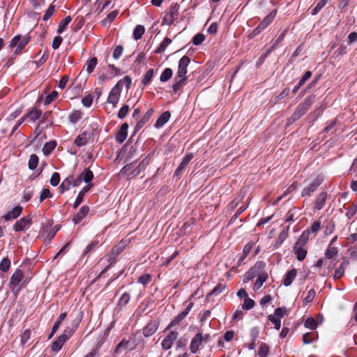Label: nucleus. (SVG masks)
<instances>
[{"mask_svg": "<svg viewBox=\"0 0 357 357\" xmlns=\"http://www.w3.org/2000/svg\"><path fill=\"white\" fill-rule=\"evenodd\" d=\"M99 242L97 239L94 240L91 244L88 245L84 251V255H87L89 254V252H91V251H93L98 246Z\"/></svg>", "mask_w": 357, "mask_h": 357, "instance_id": "59", "label": "nucleus"}, {"mask_svg": "<svg viewBox=\"0 0 357 357\" xmlns=\"http://www.w3.org/2000/svg\"><path fill=\"white\" fill-rule=\"evenodd\" d=\"M329 0H321L317 3L314 8L312 10V15H314L317 14L325 5L328 2Z\"/></svg>", "mask_w": 357, "mask_h": 357, "instance_id": "49", "label": "nucleus"}, {"mask_svg": "<svg viewBox=\"0 0 357 357\" xmlns=\"http://www.w3.org/2000/svg\"><path fill=\"white\" fill-rule=\"evenodd\" d=\"M225 288V286L224 284L219 283L211 292L208 294L207 296H210L211 295H218L223 291Z\"/></svg>", "mask_w": 357, "mask_h": 357, "instance_id": "51", "label": "nucleus"}, {"mask_svg": "<svg viewBox=\"0 0 357 357\" xmlns=\"http://www.w3.org/2000/svg\"><path fill=\"white\" fill-rule=\"evenodd\" d=\"M79 176L82 181L88 183L93 178V173L90 169H86L79 174Z\"/></svg>", "mask_w": 357, "mask_h": 357, "instance_id": "34", "label": "nucleus"}, {"mask_svg": "<svg viewBox=\"0 0 357 357\" xmlns=\"http://www.w3.org/2000/svg\"><path fill=\"white\" fill-rule=\"evenodd\" d=\"M309 237H310V231L305 230L303 231L299 239L298 240V241L296 243L305 246V245L306 244L307 241L309 239Z\"/></svg>", "mask_w": 357, "mask_h": 357, "instance_id": "43", "label": "nucleus"}, {"mask_svg": "<svg viewBox=\"0 0 357 357\" xmlns=\"http://www.w3.org/2000/svg\"><path fill=\"white\" fill-rule=\"evenodd\" d=\"M194 155L193 153H188L182 160L181 162L176 169L174 176L178 177L183 172V170L185 169V167L188 166L190 160L193 158Z\"/></svg>", "mask_w": 357, "mask_h": 357, "instance_id": "11", "label": "nucleus"}, {"mask_svg": "<svg viewBox=\"0 0 357 357\" xmlns=\"http://www.w3.org/2000/svg\"><path fill=\"white\" fill-rule=\"evenodd\" d=\"M23 208L20 206L14 207L11 211H8L3 216L6 221H9L18 218L22 213Z\"/></svg>", "mask_w": 357, "mask_h": 357, "instance_id": "13", "label": "nucleus"}, {"mask_svg": "<svg viewBox=\"0 0 357 357\" xmlns=\"http://www.w3.org/2000/svg\"><path fill=\"white\" fill-rule=\"evenodd\" d=\"M93 100V98L92 95L89 94L82 99V103L84 107H90L92 105Z\"/></svg>", "mask_w": 357, "mask_h": 357, "instance_id": "61", "label": "nucleus"}, {"mask_svg": "<svg viewBox=\"0 0 357 357\" xmlns=\"http://www.w3.org/2000/svg\"><path fill=\"white\" fill-rule=\"evenodd\" d=\"M159 323L158 321H153L148 324L143 329V334L145 337H150L153 335L158 328Z\"/></svg>", "mask_w": 357, "mask_h": 357, "instance_id": "15", "label": "nucleus"}, {"mask_svg": "<svg viewBox=\"0 0 357 357\" xmlns=\"http://www.w3.org/2000/svg\"><path fill=\"white\" fill-rule=\"evenodd\" d=\"M128 125L125 123L121 126L119 130L116 132L115 136L116 141L121 144L123 143L128 136Z\"/></svg>", "mask_w": 357, "mask_h": 357, "instance_id": "14", "label": "nucleus"}, {"mask_svg": "<svg viewBox=\"0 0 357 357\" xmlns=\"http://www.w3.org/2000/svg\"><path fill=\"white\" fill-rule=\"evenodd\" d=\"M153 75H154L153 69L151 68V69H149V70H147L142 80V84L144 86L149 84L151 82V81L153 77Z\"/></svg>", "mask_w": 357, "mask_h": 357, "instance_id": "40", "label": "nucleus"}, {"mask_svg": "<svg viewBox=\"0 0 357 357\" xmlns=\"http://www.w3.org/2000/svg\"><path fill=\"white\" fill-rule=\"evenodd\" d=\"M318 325V322L312 317L307 318L304 322L305 327L310 330L316 329Z\"/></svg>", "mask_w": 357, "mask_h": 357, "instance_id": "39", "label": "nucleus"}, {"mask_svg": "<svg viewBox=\"0 0 357 357\" xmlns=\"http://www.w3.org/2000/svg\"><path fill=\"white\" fill-rule=\"evenodd\" d=\"M258 270L256 267L250 268L246 273L244 278V282H247L249 280L255 278L257 275Z\"/></svg>", "mask_w": 357, "mask_h": 357, "instance_id": "42", "label": "nucleus"}, {"mask_svg": "<svg viewBox=\"0 0 357 357\" xmlns=\"http://www.w3.org/2000/svg\"><path fill=\"white\" fill-rule=\"evenodd\" d=\"M179 6L177 3H173L170 6L169 10L165 14L162 18V24L171 25L178 15Z\"/></svg>", "mask_w": 357, "mask_h": 357, "instance_id": "3", "label": "nucleus"}, {"mask_svg": "<svg viewBox=\"0 0 357 357\" xmlns=\"http://www.w3.org/2000/svg\"><path fill=\"white\" fill-rule=\"evenodd\" d=\"M205 40V36L202 33L196 34L192 38V43L195 45H199L202 44Z\"/></svg>", "mask_w": 357, "mask_h": 357, "instance_id": "60", "label": "nucleus"}, {"mask_svg": "<svg viewBox=\"0 0 357 357\" xmlns=\"http://www.w3.org/2000/svg\"><path fill=\"white\" fill-rule=\"evenodd\" d=\"M89 133L84 132L81 134H79L75 140V144L77 146H85L89 140Z\"/></svg>", "mask_w": 357, "mask_h": 357, "instance_id": "24", "label": "nucleus"}, {"mask_svg": "<svg viewBox=\"0 0 357 357\" xmlns=\"http://www.w3.org/2000/svg\"><path fill=\"white\" fill-rule=\"evenodd\" d=\"M66 313L63 312L61 313L58 318V319L54 323L52 328V333L50 335V338L52 337V335L57 331L58 328H59L60 325L61 324L62 321L66 318Z\"/></svg>", "mask_w": 357, "mask_h": 357, "instance_id": "33", "label": "nucleus"}, {"mask_svg": "<svg viewBox=\"0 0 357 357\" xmlns=\"http://www.w3.org/2000/svg\"><path fill=\"white\" fill-rule=\"evenodd\" d=\"M328 194L326 192L319 193L314 202V208L321 210L325 205Z\"/></svg>", "mask_w": 357, "mask_h": 357, "instance_id": "16", "label": "nucleus"}, {"mask_svg": "<svg viewBox=\"0 0 357 357\" xmlns=\"http://www.w3.org/2000/svg\"><path fill=\"white\" fill-rule=\"evenodd\" d=\"M119 12L117 10H114L109 13L107 17L102 21V24L105 26L107 24H110L117 16Z\"/></svg>", "mask_w": 357, "mask_h": 357, "instance_id": "47", "label": "nucleus"}, {"mask_svg": "<svg viewBox=\"0 0 357 357\" xmlns=\"http://www.w3.org/2000/svg\"><path fill=\"white\" fill-rule=\"evenodd\" d=\"M71 21L72 17L70 16H67L63 20H62L59 24L57 33H62Z\"/></svg>", "mask_w": 357, "mask_h": 357, "instance_id": "37", "label": "nucleus"}, {"mask_svg": "<svg viewBox=\"0 0 357 357\" xmlns=\"http://www.w3.org/2000/svg\"><path fill=\"white\" fill-rule=\"evenodd\" d=\"M38 164V157L36 154H31L29 160V168L34 170Z\"/></svg>", "mask_w": 357, "mask_h": 357, "instance_id": "45", "label": "nucleus"}, {"mask_svg": "<svg viewBox=\"0 0 357 357\" xmlns=\"http://www.w3.org/2000/svg\"><path fill=\"white\" fill-rule=\"evenodd\" d=\"M91 186H92V185H88L82 188V190L79 192V194L75 199V202L74 203V205H73V207L75 208H77L80 205V204L83 201V197H84V194L90 190Z\"/></svg>", "mask_w": 357, "mask_h": 357, "instance_id": "27", "label": "nucleus"}, {"mask_svg": "<svg viewBox=\"0 0 357 357\" xmlns=\"http://www.w3.org/2000/svg\"><path fill=\"white\" fill-rule=\"evenodd\" d=\"M294 251L298 261H303L307 255V250L305 246L295 243L294 246Z\"/></svg>", "mask_w": 357, "mask_h": 357, "instance_id": "19", "label": "nucleus"}, {"mask_svg": "<svg viewBox=\"0 0 357 357\" xmlns=\"http://www.w3.org/2000/svg\"><path fill=\"white\" fill-rule=\"evenodd\" d=\"M57 230L54 231L52 229L50 223H46L42 225L41 236L47 241H51L56 234Z\"/></svg>", "mask_w": 357, "mask_h": 357, "instance_id": "12", "label": "nucleus"}, {"mask_svg": "<svg viewBox=\"0 0 357 357\" xmlns=\"http://www.w3.org/2000/svg\"><path fill=\"white\" fill-rule=\"evenodd\" d=\"M133 349L132 344L128 340H123L121 341L116 347L115 352L120 353L125 350H132Z\"/></svg>", "mask_w": 357, "mask_h": 357, "instance_id": "23", "label": "nucleus"}, {"mask_svg": "<svg viewBox=\"0 0 357 357\" xmlns=\"http://www.w3.org/2000/svg\"><path fill=\"white\" fill-rule=\"evenodd\" d=\"M267 278H268V275L266 273L259 275L254 284V287H253L254 291H258L262 287L263 284L267 280Z\"/></svg>", "mask_w": 357, "mask_h": 357, "instance_id": "32", "label": "nucleus"}, {"mask_svg": "<svg viewBox=\"0 0 357 357\" xmlns=\"http://www.w3.org/2000/svg\"><path fill=\"white\" fill-rule=\"evenodd\" d=\"M73 331H70L69 334L63 333L59 335L52 344V349L54 351H59L63 344L70 338Z\"/></svg>", "mask_w": 357, "mask_h": 357, "instance_id": "7", "label": "nucleus"}, {"mask_svg": "<svg viewBox=\"0 0 357 357\" xmlns=\"http://www.w3.org/2000/svg\"><path fill=\"white\" fill-rule=\"evenodd\" d=\"M58 96V92L56 91H52L46 98L44 101V104L47 105L54 101Z\"/></svg>", "mask_w": 357, "mask_h": 357, "instance_id": "54", "label": "nucleus"}, {"mask_svg": "<svg viewBox=\"0 0 357 357\" xmlns=\"http://www.w3.org/2000/svg\"><path fill=\"white\" fill-rule=\"evenodd\" d=\"M97 64L98 59L96 57H92L86 62L85 67L88 74H91L94 70Z\"/></svg>", "mask_w": 357, "mask_h": 357, "instance_id": "29", "label": "nucleus"}, {"mask_svg": "<svg viewBox=\"0 0 357 357\" xmlns=\"http://www.w3.org/2000/svg\"><path fill=\"white\" fill-rule=\"evenodd\" d=\"M24 274L22 270L17 269L10 278V287L12 291L18 292L22 288Z\"/></svg>", "mask_w": 357, "mask_h": 357, "instance_id": "2", "label": "nucleus"}, {"mask_svg": "<svg viewBox=\"0 0 357 357\" xmlns=\"http://www.w3.org/2000/svg\"><path fill=\"white\" fill-rule=\"evenodd\" d=\"M297 275V271L295 268H292L289 271L283 279L282 283L285 287H289Z\"/></svg>", "mask_w": 357, "mask_h": 357, "instance_id": "21", "label": "nucleus"}, {"mask_svg": "<svg viewBox=\"0 0 357 357\" xmlns=\"http://www.w3.org/2000/svg\"><path fill=\"white\" fill-rule=\"evenodd\" d=\"M255 303L252 299L246 298L242 305V308L243 310H249L255 306Z\"/></svg>", "mask_w": 357, "mask_h": 357, "instance_id": "52", "label": "nucleus"}, {"mask_svg": "<svg viewBox=\"0 0 357 357\" xmlns=\"http://www.w3.org/2000/svg\"><path fill=\"white\" fill-rule=\"evenodd\" d=\"M30 37L29 36H24L21 37V36L17 35L15 36L10 41L9 47H16L14 54L15 55L20 54L22 51L24 50V48L26 47V45L29 42Z\"/></svg>", "mask_w": 357, "mask_h": 357, "instance_id": "1", "label": "nucleus"}, {"mask_svg": "<svg viewBox=\"0 0 357 357\" xmlns=\"http://www.w3.org/2000/svg\"><path fill=\"white\" fill-rule=\"evenodd\" d=\"M55 11V6L54 5H50L48 9L46 10L45 15H43V20L44 21H47L54 14Z\"/></svg>", "mask_w": 357, "mask_h": 357, "instance_id": "58", "label": "nucleus"}, {"mask_svg": "<svg viewBox=\"0 0 357 357\" xmlns=\"http://www.w3.org/2000/svg\"><path fill=\"white\" fill-rule=\"evenodd\" d=\"M316 335L312 333H307L303 335V340L305 344H310L316 339Z\"/></svg>", "mask_w": 357, "mask_h": 357, "instance_id": "53", "label": "nucleus"}, {"mask_svg": "<svg viewBox=\"0 0 357 357\" xmlns=\"http://www.w3.org/2000/svg\"><path fill=\"white\" fill-rule=\"evenodd\" d=\"M178 335V333L176 331H171L168 335H167L161 343L162 349H169L172 347L174 341L177 339Z\"/></svg>", "mask_w": 357, "mask_h": 357, "instance_id": "8", "label": "nucleus"}, {"mask_svg": "<svg viewBox=\"0 0 357 357\" xmlns=\"http://www.w3.org/2000/svg\"><path fill=\"white\" fill-rule=\"evenodd\" d=\"M89 212V208L87 206H82L73 219L74 223L78 224L80 222Z\"/></svg>", "mask_w": 357, "mask_h": 357, "instance_id": "20", "label": "nucleus"}, {"mask_svg": "<svg viewBox=\"0 0 357 357\" xmlns=\"http://www.w3.org/2000/svg\"><path fill=\"white\" fill-rule=\"evenodd\" d=\"M60 181V175L58 172H54L52 174L50 178V184L53 186H56Z\"/></svg>", "mask_w": 357, "mask_h": 357, "instance_id": "64", "label": "nucleus"}, {"mask_svg": "<svg viewBox=\"0 0 357 357\" xmlns=\"http://www.w3.org/2000/svg\"><path fill=\"white\" fill-rule=\"evenodd\" d=\"M338 250L337 248L328 245L325 252V257L326 259H334L336 258Z\"/></svg>", "mask_w": 357, "mask_h": 357, "instance_id": "30", "label": "nucleus"}, {"mask_svg": "<svg viewBox=\"0 0 357 357\" xmlns=\"http://www.w3.org/2000/svg\"><path fill=\"white\" fill-rule=\"evenodd\" d=\"M268 320L274 324V327L276 330H279L281 326V321L280 319L274 316L273 314H270L268 317Z\"/></svg>", "mask_w": 357, "mask_h": 357, "instance_id": "50", "label": "nucleus"}, {"mask_svg": "<svg viewBox=\"0 0 357 357\" xmlns=\"http://www.w3.org/2000/svg\"><path fill=\"white\" fill-rule=\"evenodd\" d=\"M324 181V176L321 175L314 178L306 187H305L301 192L302 197H309L314 192Z\"/></svg>", "mask_w": 357, "mask_h": 357, "instance_id": "4", "label": "nucleus"}, {"mask_svg": "<svg viewBox=\"0 0 357 357\" xmlns=\"http://www.w3.org/2000/svg\"><path fill=\"white\" fill-rule=\"evenodd\" d=\"M193 307V303L190 302L183 312L179 313L174 319V320L171 322L169 324V326H172L173 325L177 324L179 323L181 320H183L190 312V311L192 310Z\"/></svg>", "mask_w": 357, "mask_h": 357, "instance_id": "17", "label": "nucleus"}, {"mask_svg": "<svg viewBox=\"0 0 357 357\" xmlns=\"http://www.w3.org/2000/svg\"><path fill=\"white\" fill-rule=\"evenodd\" d=\"M202 333H199L196 334L192 338L190 345V349L192 354H195L199 349V346L202 344Z\"/></svg>", "mask_w": 357, "mask_h": 357, "instance_id": "18", "label": "nucleus"}, {"mask_svg": "<svg viewBox=\"0 0 357 357\" xmlns=\"http://www.w3.org/2000/svg\"><path fill=\"white\" fill-rule=\"evenodd\" d=\"M42 115V111L34 108L32 110L29 111L26 115V119H29L31 121H35L38 119Z\"/></svg>", "mask_w": 357, "mask_h": 357, "instance_id": "28", "label": "nucleus"}, {"mask_svg": "<svg viewBox=\"0 0 357 357\" xmlns=\"http://www.w3.org/2000/svg\"><path fill=\"white\" fill-rule=\"evenodd\" d=\"M120 173L123 175L136 176L140 173V170H132V165L129 164L124 166L121 169Z\"/></svg>", "mask_w": 357, "mask_h": 357, "instance_id": "25", "label": "nucleus"}, {"mask_svg": "<svg viewBox=\"0 0 357 357\" xmlns=\"http://www.w3.org/2000/svg\"><path fill=\"white\" fill-rule=\"evenodd\" d=\"M170 116L169 112H163L156 121L155 127L157 128L162 127L169 120Z\"/></svg>", "mask_w": 357, "mask_h": 357, "instance_id": "26", "label": "nucleus"}, {"mask_svg": "<svg viewBox=\"0 0 357 357\" xmlns=\"http://www.w3.org/2000/svg\"><path fill=\"white\" fill-rule=\"evenodd\" d=\"M129 106L127 105H123L119 111L118 117L121 119L125 118L127 116Z\"/></svg>", "mask_w": 357, "mask_h": 357, "instance_id": "63", "label": "nucleus"}, {"mask_svg": "<svg viewBox=\"0 0 357 357\" xmlns=\"http://www.w3.org/2000/svg\"><path fill=\"white\" fill-rule=\"evenodd\" d=\"M172 76V70L171 68H167L162 73L160 79L162 82H165L168 81Z\"/></svg>", "mask_w": 357, "mask_h": 357, "instance_id": "44", "label": "nucleus"}, {"mask_svg": "<svg viewBox=\"0 0 357 357\" xmlns=\"http://www.w3.org/2000/svg\"><path fill=\"white\" fill-rule=\"evenodd\" d=\"M314 101V96L307 97L303 102L300 103L296 109V112L301 116H303L310 108Z\"/></svg>", "mask_w": 357, "mask_h": 357, "instance_id": "10", "label": "nucleus"}, {"mask_svg": "<svg viewBox=\"0 0 357 357\" xmlns=\"http://www.w3.org/2000/svg\"><path fill=\"white\" fill-rule=\"evenodd\" d=\"M32 223V218L30 215L24 216L17 220L13 226V229L18 232L29 228Z\"/></svg>", "mask_w": 357, "mask_h": 357, "instance_id": "6", "label": "nucleus"}, {"mask_svg": "<svg viewBox=\"0 0 357 357\" xmlns=\"http://www.w3.org/2000/svg\"><path fill=\"white\" fill-rule=\"evenodd\" d=\"M121 95V89L118 84H116L110 91L107 97V102L112 104L114 107L119 102Z\"/></svg>", "mask_w": 357, "mask_h": 357, "instance_id": "9", "label": "nucleus"}, {"mask_svg": "<svg viewBox=\"0 0 357 357\" xmlns=\"http://www.w3.org/2000/svg\"><path fill=\"white\" fill-rule=\"evenodd\" d=\"M287 308L283 307H278L275 310L274 314L273 315L276 316L278 318L283 317L285 314H287Z\"/></svg>", "mask_w": 357, "mask_h": 357, "instance_id": "62", "label": "nucleus"}, {"mask_svg": "<svg viewBox=\"0 0 357 357\" xmlns=\"http://www.w3.org/2000/svg\"><path fill=\"white\" fill-rule=\"evenodd\" d=\"M73 176H68L66 178L60 185L59 188L61 192H63L70 189V186L72 185Z\"/></svg>", "mask_w": 357, "mask_h": 357, "instance_id": "41", "label": "nucleus"}, {"mask_svg": "<svg viewBox=\"0 0 357 357\" xmlns=\"http://www.w3.org/2000/svg\"><path fill=\"white\" fill-rule=\"evenodd\" d=\"M190 62V59L188 56H183V57H181V59L178 61L176 77H178V79L184 78V80H186V73L188 71L187 69Z\"/></svg>", "mask_w": 357, "mask_h": 357, "instance_id": "5", "label": "nucleus"}, {"mask_svg": "<svg viewBox=\"0 0 357 357\" xmlns=\"http://www.w3.org/2000/svg\"><path fill=\"white\" fill-rule=\"evenodd\" d=\"M81 112L79 111H73L69 116L70 121L72 123H77L81 118Z\"/></svg>", "mask_w": 357, "mask_h": 357, "instance_id": "55", "label": "nucleus"}, {"mask_svg": "<svg viewBox=\"0 0 357 357\" xmlns=\"http://www.w3.org/2000/svg\"><path fill=\"white\" fill-rule=\"evenodd\" d=\"M10 260L8 257H4L0 262V270L4 273L7 272L10 267Z\"/></svg>", "mask_w": 357, "mask_h": 357, "instance_id": "46", "label": "nucleus"}, {"mask_svg": "<svg viewBox=\"0 0 357 357\" xmlns=\"http://www.w3.org/2000/svg\"><path fill=\"white\" fill-rule=\"evenodd\" d=\"M31 331L27 329L24 331V333L21 335V343L22 345L26 344L29 340L31 337Z\"/></svg>", "mask_w": 357, "mask_h": 357, "instance_id": "57", "label": "nucleus"}, {"mask_svg": "<svg viewBox=\"0 0 357 357\" xmlns=\"http://www.w3.org/2000/svg\"><path fill=\"white\" fill-rule=\"evenodd\" d=\"M348 264L349 261L347 259H344L339 267L335 270L333 275L335 279H340L344 275L345 268L348 266Z\"/></svg>", "mask_w": 357, "mask_h": 357, "instance_id": "22", "label": "nucleus"}, {"mask_svg": "<svg viewBox=\"0 0 357 357\" xmlns=\"http://www.w3.org/2000/svg\"><path fill=\"white\" fill-rule=\"evenodd\" d=\"M315 295V291L313 289H310L307 292L306 296L303 298V302L305 303H311L314 300Z\"/></svg>", "mask_w": 357, "mask_h": 357, "instance_id": "56", "label": "nucleus"}, {"mask_svg": "<svg viewBox=\"0 0 357 357\" xmlns=\"http://www.w3.org/2000/svg\"><path fill=\"white\" fill-rule=\"evenodd\" d=\"M275 15L276 10H273L263 20L259 26L264 30L273 21Z\"/></svg>", "mask_w": 357, "mask_h": 357, "instance_id": "31", "label": "nucleus"}, {"mask_svg": "<svg viewBox=\"0 0 357 357\" xmlns=\"http://www.w3.org/2000/svg\"><path fill=\"white\" fill-rule=\"evenodd\" d=\"M56 146V142L55 141H50L46 142L43 148V152L44 155H48Z\"/></svg>", "mask_w": 357, "mask_h": 357, "instance_id": "36", "label": "nucleus"}, {"mask_svg": "<svg viewBox=\"0 0 357 357\" xmlns=\"http://www.w3.org/2000/svg\"><path fill=\"white\" fill-rule=\"evenodd\" d=\"M153 113L152 109H149L144 114V117L137 123L136 129H140L149 120Z\"/></svg>", "mask_w": 357, "mask_h": 357, "instance_id": "35", "label": "nucleus"}, {"mask_svg": "<svg viewBox=\"0 0 357 357\" xmlns=\"http://www.w3.org/2000/svg\"><path fill=\"white\" fill-rule=\"evenodd\" d=\"M172 43V40L168 38H165L162 42L160 44L159 47H158L156 52L157 53H161L165 50V49L167 47V46Z\"/></svg>", "mask_w": 357, "mask_h": 357, "instance_id": "48", "label": "nucleus"}, {"mask_svg": "<svg viewBox=\"0 0 357 357\" xmlns=\"http://www.w3.org/2000/svg\"><path fill=\"white\" fill-rule=\"evenodd\" d=\"M145 29L142 25H137L133 31V38L135 40L140 39L144 35Z\"/></svg>", "mask_w": 357, "mask_h": 357, "instance_id": "38", "label": "nucleus"}]
</instances>
